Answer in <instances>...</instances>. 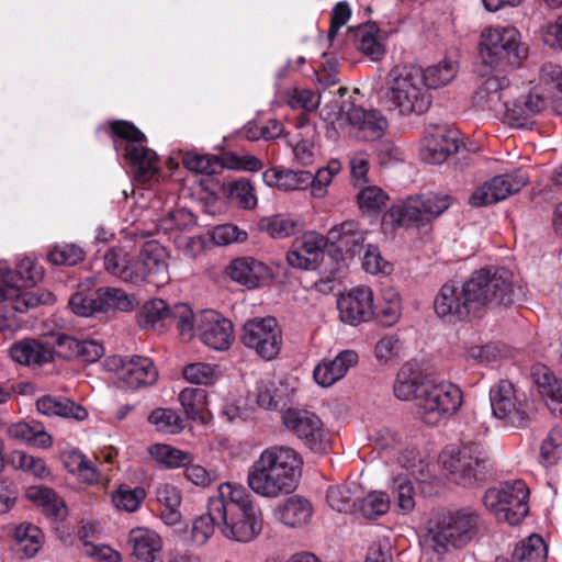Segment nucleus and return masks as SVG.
<instances>
[{
	"mask_svg": "<svg viewBox=\"0 0 562 562\" xmlns=\"http://www.w3.org/2000/svg\"><path fill=\"white\" fill-rule=\"evenodd\" d=\"M229 195L232 201L236 202L245 210H252L257 206L258 200L255 189L247 180H238L231 184Z\"/></svg>",
	"mask_w": 562,
	"mask_h": 562,
	"instance_id": "62",
	"label": "nucleus"
},
{
	"mask_svg": "<svg viewBox=\"0 0 562 562\" xmlns=\"http://www.w3.org/2000/svg\"><path fill=\"white\" fill-rule=\"evenodd\" d=\"M103 268L122 282L137 284L139 273L135 269V249L131 243L108 249L103 256Z\"/></svg>",
	"mask_w": 562,
	"mask_h": 562,
	"instance_id": "22",
	"label": "nucleus"
},
{
	"mask_svg": "<svg viewBox=\"0 0 562 562\" xmlns=\"http://www.w3.org/2000/svg\"><path fill=\"white\" fill-rule=\"evenodd\" d=\"M481 524V516L470 508L440 514L429 519L419 536L422 559L425 562H442L450 549H460L471 542Z\"/></svg>",
	"mask_w": 562,
	"mask_h": 562,
	"instance_id": "2",
	"label": "nucleus"
},
{
	"mask_svg": "<svg viewBox=\"0 0 562 562\" xmlns=\"http://www.w3.org/2000/svg\"><path fill=\"white\" fill-rule=\"evenodd\" d=\"M493 415L506 425L521 427L528 419L525 404L518 400L510 381L501 380L490 390Z\"/></svg>",
	"mask_w": 562,
	"mask_h": 562,
	"instance_id": "15",
	"label": "nucleus"
},
{
	"mask_svg": "<svg viewBox=\"0 0 562 562\" xmlns=\"http://www.w3.org/2000/svg\"><path fill=\"white\" fill-rule=\"evenodd\" d=\"M221 497L225 510L222 536L239 543H249L257 539L263 528L262 513L245 487L222 483Z\"/></svg>",
	"mask_w": 562,
	"mask_h": 562,
	"instance_id": "4",
	"label": "nucleus"
},
{
	"mask_svg": "<svg viewBox=\"0 0 562 562\" xmlns=\"http://www.w3.org/2000/svg\"><path fill=\"white\" fill-rule=\"evenodd\" d=\"M459 148L457 139L447 134L426 136L420 149V157L427 164L440 165Z\"/></svg>",
	"mask_w": 562,
	"mask_h": 562,
	"instance_id": "37",
	"label": "nucleus"
},
{
	"mask_svg": "<svg viewBox=\"0 0 562 562\" xmlns=\"http://www.w3.org/2000/svg\"><path fill=\"white\" fill-rule=\"evenodd\" d=\"M194 335L207 347L223 351L233 341V323L214 310H205L193 314Z\"/></svg>",
	"mask_w": 562,
	"mask_h": 562,
	"instance_id": "14",
	"label": "nucleus"
},
{
	"mask_svg": "<svg viewBox=\"0 0 562 562\" xmlns=\"http://www.w3.org/2000/svg\"><path fill=\"white\" fill-rule=\"evenodd\" d=\"M425 383L415 366L406 363L396 375L393 392L395 397L401 401L415 400L417 402L418 393H420L422 385Z\"/></svg>",
	"mask_w": 562,
	"mask_h": 562,
	"instance_id": "39",
	"label": "nucleus"
},
{
	"mask_svg": "<svg viewBox=\"0 0 562 562\" xmlns=\"http://www.w3.org/2000/svg\"><path fill=\"white\" fill-rule=\"evenodd\" d=\"M312 504L304 497L293 495L278 503L272 509L273 518L290 528L305 526L312 518Z\"/></svg>",
	"mask_w": 562,
	"mask_h": 562,
	"instance_id": "29",
	"label": "nucleus"
},
{
	"mask_svg": "<svg viewBox=\"0 0 562 562\" xmlns=\"http://www.w3.org/2000/svg\"><path fill=\"white\" fill-rule=\"evenodd\" d=\"M282 420L286 429L302 439L311 450L326 451L328 442L323 423L314 413L290 408L283 413Z\"/></svg>",
	"mask_w": 562,
	"mask_h": 562,
	"instance_id": "16",
	"label": "nucleus"
},
{
	"mask_svg": "<svg viewBox=\"0 0 562 562\" xmlns=\"http://www.w3.org/2000/svg\"><path fill=\"white\" fill-rule=\"evenodd\" d=\"M452 204V198L446 193L428 192L392 205L387 216L401 227L424 226L440 216Z\"/></svg>",
	"mask_w": 562,
	"mask_h": 562,
	"instance_id": "8",
	"label": "nucleus"
},
{
	"mask_svg": "<svg viewBox=\"0 0 562 562\" xmlns=\"http://www.w3.org/2000/svg\"><path fill=\"white\" fill-rule=\"evenodd\" d=\"M56 353V341L47 339L25 338L16 341L10 348L13 361L22 366H42L53 360Z\"/></svg>",
	"mask_w": 562,
	"mask_h": 562,
	"instance_id": "25",
	"label": "nucleus"
},
{
	"mask_svg": "<svg viewBox=\"0 0 562 562\" xmlns=\"http://www.w3.org/2000/svg\"><path fill=\"white\" fill-rule=\"evenodd\" d=\"M7 435L10 439L29 446L47 449L52 447V436L45 431L40 423L19 422L8 426Z\"/></svg>",
	"mask_w": 562,
	"mask_h": 562,
	"instance_id": "36",
	"label": "nucleus"
},
{
	"mask_svg": "<svg viewBox=\"0 0 562 562\" xmlns=\"http://www.w3.org/2000/svg\"><path fill=\"white\" fill-rule=\"evenodd\" d=\"M374 308V315L386 327L396 324L402 315V301L398 292L389 286L382 290Z\"/></svg>",
	"mask_w": 562,
	"mask_h": 562,
	"instance_id": "41",
	"label": "nucleus"
},
{
	"mask_svg": "<svg viewBox=\"0 0 562 562\" xmlns=\"http://www.w3.org/2000/svg\"><path fill=\"white\" fill-rule=\"evenodd\" d=\"M353 33L355 44L357 48L370 56L373 60L380 59L384 54V48L378 38V27L375 24H363L359 25L355 31L349 29Z\"/></svg>",
	"mask_w": 562,
	"mask_h": 562,
	"instance_id": "46",
	"label": "nucleus"
},
{
	"mask_svg": "<svg viewBox=\"0 0 562 562\" xmlns=\"http://www.w3.org/2000/svg\"><path fill=\"white\" fill-rule=\"evenodd\" d=\"M390 488L396 497V504L402 514H409L415 508L414 487L408 473H398L394 475L390 483Z\"/></svg>",
	"mask_w": 562,
	"mask_h": 562,
	"instance_id": "52",
	"label": "nucleus"
},
{
	"mask_svg": "<svg viewBox=\"0 0 562 562\" xmlns=\"http://www.w3.org/2000/svg\"><path fill=\"white\" fill-rule=\"evenodd\" d=\"M140 324L158 331L176 325L182 339L190 340L194 337L193 312L186 303L169 306L161 299L148 301L142 308Z\"/></svg>",
	"mask_w": 562,
	"mask_h": 562,
	"instance_id": "11",
	"label": "nucleus"
},
{
	"mask_svg": "<svg viewBox=\"0 0 562 562\" xmlns=\"http://www.w3.org/2000/svg\"><path fill=\"white\" fill-rule=\"evenodd\" d=\"M241 342L263 360L274 359L282 346V331L273 317H256L243 326Z\"/></svg>",
	"mask_w": 562,
	"mask_h": 562,
	"instance_id": "13",
	"label": "nucleus"
},
{
	"mask_svg": "<svg viewBox=\"0 0 562 562\" xmlns=\"http://www.w3.org/2000/svg\"><path fill=\"white\" fill-rule=\"evenodd\" d=\"M168 252L156 240H149L144 244L139 252L135 251V269L138 271L137 284L143 282H154L164 284L169 281Z\"/></svg>",
	"mask_w": 562,
	"mask_h": 562,
	"instance_id": "17",
	"label": "nucleus"
},
{
	"mask_svg": "<svg viewBox=\"0 0 562 562\" xmlns=\"http://www.w3.org/2000/svg\"><path fill=\"white\" fill-rule=\"evenodd\" d=\"M382 101L394 115L406 117L424 114L431 104L423 70L414 66H395L385 77Z\"/></svg>",
	"mask_w": 562,
	"mask_h": 562,
	"instance_id": "3",
	"label": "nucleus"
},
{
	"mask_svg": "<svg viewBox=\"0 0 562 562\" xmlns=\"http://www.w3.org/2000/svg\"><path fill=\"white\" fill-rule=\"evenodd\" d=\"M398 464L405 469L419 484H432L437 476L432 474L430 464L417 458L415 449H405L397 457Z\"/></svg>",
	"mask_w": 562,
	"mask_h": 562,
	"instance_id": "45",
	"label": "nucleus"
},
{
	"mask_svg": "<svg viewBox=\"0 0 562 562\" xmlns=\"http://www.w3.org/2000/svg\"><path fill=\"white\" fill-rule=\"evenodd\" d=\"M562 446V430L552 429L540 447V462L544 468L557 464Z\"/></svg>",
	"mask_w": 562,
	"mask_h": 562,
	"instance_id": "60",
	"label": "nucleus"
},
{
	"mask_svg": "<svg viewBox=\"0 0 562 562\" xmlns=\"http://www.w3.org/2000/svg\"><path fill=\"white\" fill-rule=\"evenodd\" d=\"M145 497L146 492L143 487L132 488L127 485H121L112 494V503L120 510L134 513L139 508Z\"/></svg>",
	"mask_w": 562,
	"mask_h": 562,
	"instance_id": "57",
	"label": "nucleus"
},
{
	"mask_svg": "<svg viewBox=\"0 0 562 562\" xmlns=\"http://www.w3.org/2000/svg\"><path fill=\"white\" fill-rule=\"evenodd\" d=\"M326 245L327 240L322 235L307 232L294 239L286 254V261L292 268L308 270L317 262Z\"/></svg>",
	"mask_w": 562,
	"mask_h": 562,
	"instance_id": "21",
	"label": "nucleus"
},
{
	"mask_svg": "<svg viewBox=\"0 0 562 562\" xmlns=\"http://www.w3.org/2000/svg\"><path fill=\"white\" fill-rule=\"evenodd\" d=\"M226 274L247 289H256L270 279L271 271L268 266L252 257H238L229 262Z\"/></svg>",
	"mask_w": 562,
	"mask_h": 562,
	"instance_id": "24",
	"label": "nucleus"
},
{
	"mask_svg": "<svg viewBox=\"0 0 562 562\" xmlns=\"http://www.w3.org/2000/svg\"><path fill=\"white\" fill-rule=\"evenodd\" d=\"M56 353L65 359H79L92 363L103 356L104 348L93 339L79 340L60 334L56 337Z\"/></svg>",
	"mask_w": 562,
	"mask_h": 562,
	"instance_id": "28",
	"label": "nucleus"
},
{
	"mask_svg": "<svg viewBox=\"0 0 562 562\" xmlns=\"http://www.w3.org/2000/svg\"><path fill=\"white\" fill-rule=\"evenodd\" d=\"M465 285L459 288L453 282L445 283L434 301L436 314L450 321H463L474 315L471 303L468 302Z\"/></svg>",
	"mask_w": 562,
	"mask_h": 562,
	"instance_id": "19",
	"label": "nucleus"
},
{
	"mask_svg": "<svg viewBox=\"0 0 562 562\" xmlns=\"http://www.w3.org/2000/svg\"><path fill=\"white\" fill-rule=\"evenodd\" d=\"M532 379L549 411L562 416V380L557 379L553 372L542 364L532 368Z\"/></svg>",
	"mask_w": 562,
	"mask_h": 562,
	"instance_id": "30",
	"label": "nucleus"
},
{
	"mask_svg": "<svg viewBox=\"0 0 562 562\" xmlns=\"http://www.w3.org/2000/svg\"><path fill=\"white\" fill-rule=\"evenodd\" d=\"M262 180L268 187L283 191L303 190L312 182V173L304 170L273 167L262 173Z\"/></svg>",
	"mask_w": 562,
	"mask_h": 562,
	"instance_id": "34",
	"label": "nucleus"
},
{
	"mask_svg": "<svg viewBox=\"0 0 562 562\" xmlns=\"http://www.w3.org/2000/svg\"><path fill=\"white\" fill-rule=\"evenodd\" d=\"M157 502L164 506L161 518L167 525H176L180 520L179 507L181 495L178 488L169 483H160L156 487Z\"/></svg>",
	"mask_w": 562,
	"mask_h": 562,
	"instance_id": "44",
	"label": "nucleus"
},
{
	"mask_svg": "<svg viewBox=\"0 0 562 562\" xmlns=\"http://www.w3.org/2000/svg\"><path fill=\"white\" fill-rule=\"evenodd\" d=\"M9 463L14 469L29 472L41 480L50 476V470L42 458L27 454L21 450H15L10 453Z\"/></svg>",
	"mask_w": 562,
	"mask_h": 562,
	"instance_id": "53",
	"label": "nucleus"
},
{
	"mask_svg": "<svg viewBox=\"0 0 562 562\" xmlns=\"http://www.w3.org/2000/svg\"><path fill=\"white\" fill-rule=\"evenodd\" d=\"M148 453L153 460L166 469H178L186 467L192 461V456L189 452L165 443H156L150 446Z\"/></svg>",
	"mask_w": 562,
	"mask_h": 562,
	"instance_id": "48",
	"label": "nucleus"
},
{
	"mask_svg": "<svg viewBox=\"0 0 562 562\" xmlns=\"http://www.w3.org/2000/svg\"><path fill=\"white\" fill-rule=\"evenodd\" d=\"M178 400L188 419L201 424L207 423L211 414L207 392L204 389L184 387L179 393Z\"/></svg>",
	"mask_w": 562,
	"mask_h": 562,
	"instance_id": "35",
	"label": "nucleus"
},
{
	"mask_svg": "<svg viewBox=\"0 0 562 562\" xmlns=\"http://www.w3.org/2000/svg\"><path fill=\"white\" fill-rule=\"evenodd\" d=\"M71 311L83 317L92 316L95 313H103L97 297V290L93 292H76L69 300Z\"/></svg>",
	"mask_w": 562,
	"mask_h": 562,
	"instance_id": "59",
	"label": "nucleus"
},
{
	"mask_svg": "<svg viewBox=\"0 0 562 562\" xmlns=\"http://www.w3.org/2000/svg\"><path fill=\"white\" fill-rule=\"evenodd\" d=\"M55 302L53 293L46 290L25 291L16 295L14 308L18 312H25L40 304L48 305Z\"/></svg>",
	"mask_w": 562,
	"mask_h": 562,
	"instance_id": "64",
	"label": "nucleus"
},
{
	"mask_svg": "<svg viewBox=\"0 0 562 562\" xmlns=\"http://www.w3.org/2000/svg\"><path fill=\"white\" fill-rule=\"evenodd\" d=\"M286 103L294 110L314 111L321 103V97L308 89H292L286 93Z\"/></svg>",
	"mask_w": 562,
	"mask_h": 562,
	"instance_id": "63",
	"label": "nucleus"
},
{
	"mask_svg": "<svg viewBox=\"0 0 562 562\" xmlns=\"http://www.w3.org/2000/svg\"><path fill=\"white\" fill-rule=\"evenodd\" d=\"M462 392L453 383L426 381L417 397L418 413L428 425L456 414L462 405Z\"/></svg>",
	"mask_w": 562,
	"mask_h": 562,
	"instance_id": "10",
	"label": "nucleus"
},
{
	"mask_svg": "<svg viewBox=\"0 0 562 562\" xmlns=\"http://www.w3.org/2000/svg\"><path fill=\"white\" fill-rule=\"evenodd\" d=\"M117 379L122 386L135 390L154 384L158 379V370L147 357L132 356L120 358Z\"/></svg>",
	"mask_w": 562,
	"mask_h": 562,
	"instance_id": "20",
	"label": "nucleus"
},
{
	"mask_svg": "<svg viewBox=\"0 0 562 562\" xmlns=\"http://www.w3.org/2000/svg\"><path fill=\"white\" fill-rule=\"evenodd\" d=\"M458 72V64L445 59L423 70L426 89H437L451 82Z\"/></svg>",
	"mask_w": 562,
	"mask_h": 562,
	"instance_id": "50",
	"label": "nucleus"
},
{
	"mask_svg": "<svg viewBox=\"0 0 562 562\" xmlns=\"http://www.w3.org/2000/svg\"><path fill=\"white\" fill-rule=\"evenodd\" d=\"M439 463L451 482L465 487L483 482L491 469L487 449L476 441L445 448Z\"/></svg>",
	"mask_w": 562,
	"mask_h": 562,
	"instance_id": "5",
	"label": "nucleus"
},
{
	"mask_svg": "<svg viewBox=\"0 0 562 562\" xmlns=\"http://www.w3.org/2000/svg\"><path fill=\"white\" fill-rule=\"evenodd\" d=\"M97 297H99L103 313L112 310L131 312L137 304L133 296L128 295L123 289L115 286L99 288Z\"/></svg>",
	"mask_w": 562,
	"mask_h": 562,
	"instance_id": "47",
	"label": "nucleus"
},
{
	"mask_svg": "<svg viewBox=\"0 0 562 562\" xmlns=\"http://www.w3.org/2000/svg\"><path fill=\"white\" fill-rule=\"evenodd\" d=\"M11 536L25 558H33L42 548L43 533L38 527L30 522L13 526Z\"/></svg>",
	"mask_w": 562,
	"mask_h": 562,
	"instance_id": "42",
	"label": "nucleus"
},
{
	"mask_svg": "<svg viewBox=\"0 0 562 562\" xmlns=\"http://www.w3.org/2000/svg\"><path fill=\"white\" fill-rule=\"evenodd\" d=\"M516 562H547L548 548L539 535H530L516 544L513 552Z\"/></svg>",
	"mask_w": 562,
	"mask_h": 562,
	"instance_id": "49",
	"label": "nucleus"
},
{
	"mask_svg": "<svg viewBox=\"0 0 562 562\" xmlns=\"http://www.w3.org/2000/svg\"><path fill=\"white\" fill-rule=\"evenodd\" d=\"M529 490L524 481L505 482L488 488L483 502L486 509L498 520L518 525L529 512Z\"/></svg>",
	"mask_w": 562,
	"mask_h": 562,
	"instance_id": "9",
	"label": "nucleus"
},
{
	"mask_svg": "<svg viewBox=\"0 0 562 562\" xmlns=\"http://www.w3.org/2000/svg\"><path fill=\"white\" fill-rule=\"evenodd\" d=\"M36 407L37 411L45 416H60L76 420H85L88 417L86 408L68 398H56L48 395L42 396L37 400Z\"/></svg>",
	"mask_w": 562,
	"mask_h": 562,
	"instance_id": "38",
	"label": "nucleus"
},
{
	"mask_svg": "<svg viewBox=\"0 0 562 562\" xmlns=\"http://www.w3.org/2000/svg\"><path fill=\"white\" fill-rule=\"evenodd\" d=\"M26 497L41 506L47 517L63 520L67 516L65 502L48 487L31 486L26 490Z\"/></svg>",
	"mask_w": 562,
	"mask_h": 562,
	"instance_id": "40",
	"label": "nucleus"
},
{
	"mask_svg": "<svg viewBox=\"0 0 562 562\" xmlns=\"http://www.w3.org/2000/svg\"><path fill=\"white\" fill-rule=\"evenodd\" d=\"M47 257L53 265L75 266L83 259L85 252L74 244H64L55 246Z\"/></svg>",
	"mask_w": 562,
	"mask_h": 562,
	"instance_id": "61",
	"label": "nucleus"
},
{
	"mask_svg": "<svg viewBox=\"0 0 562 562\" xmlns=\"http://www.w3.org/2000/svg\"><path fill=\"white\" fill-rule=\"evenodd\" d=\"M130 543L136 562H161L162 541L157 532L147 528L133 529Z\"/></svg>",
	"mask_w": 562,
	"mask_h": 562,
	"instance_id": "33",
	"label": "nucleus"
},
{
	"mask_svg": "<svg viewBox=\"0 0 562 562\" xmlns=\"http://www.w3.org/2000/svg\"><path fill=\"white\" fill-rule=\"evenodd\" d=\"M299 221L286 214H272L258 221V229L273 239H284L295 234Z\"/></svg>",
	"mask_w": 562,
	"mask_h": 562,
	"instance_id": "43",
	"label": "nucleus"
},
{
	"mask_svg": "<svg viewBox=\"0 0 562 562\" xmlns=\"http://www.w3.org/2000/svg\"><path fill=\"white\" fill-rule=\"evenodd\" d=\"M182 374L189 383L211 385L217 381L221 372L216 364L193 362L183 368Z\"/></svg>",
	"mask_w": 562,
	"mask_h": 562,
	"instance_id": "55",
	"label": "nucleus"
},
{
	"mask_svg": "<svg viewBox=\"0 0 562 562\" xmlns=\"http://www.w3.org/2000/svg\"><path fill=\"white\" fill-rule=\"evenodd\" d=\"M302 465L301 456L290 447L266 448L247 470V486L267 499L290 495L297 487Z\"/></svg>",
	"mask_w": 562,
	"mask_h": 562,
	"instance_id": "1",
	"label": "nucleus"
},
{
	"mask_svg": "<svg viewBox=\"0 0 562 562\" xmlns=\"http://www.w3.org/2000/svg\"><path fill=\"white\" fill-rule=\"evenodd\" d=\"M341 322L356 326L368 322L374 315L373 292L368 286H358L341 295L337 301Z\"/></svg>",
	"mask_w": 562,
	"mask_h": 562,
	"instance_id": "18",
	"label": "nucleus"
},
{
	"mask_svg": "<svg viewBox=\"0 0 562 562\" xmlns=\"http://www.w3.org/2000/svg\"><path fill=\"white\" fill-rule=\"evenodd\" d=\"M367 238V232L355 221H346L331 227L327 233V243L336 246L340 252L355 256L360 252Z\"/></svg>",
	"mask_w": 562,
	"mask_h": 562,
	"instance_id": "31",
	"label": "nucleus"
},
{
	"mask_svg": "<svg viewBox=\"0 0 562 562\" xmlns=\"http://www.w3.org/2000/svg\"><path fill=\"white\" fill-rule=\"evenodd\" d=\"M512 97L513 91L506 78L490 77L475 91L473 101L477 106L499 115L504 111L506 100Z\"/></svg>",
	"mask_w": 562,
	"mask_h": 562,
	"instance_id": "27",
	"label": "nucleus"
},
{
	"mask_svg": "<svg viewBox=\"0 0 562 562\" xmlns=\"http://www.w3.org/2000/svg\"><path fill=\"white\" fill-rule=\"evenodd\" d=\"M224 506L222 505L221 485L216 492L210 496L207 502V512L196 518L193 522V536L200 541H206L214 532L215 528L222 533Z\"/></svg>",
	"mask_w": 562,
	"mask_h": 562,
	"instance_id": "32",
	"label": "nucleus"
},
{
	"mask_svg": "<svg viewBox=\"0 0 562 562\" xmlns=\"http://www.w3.org/2000/svg\"><path fill=\"white\" fill-rule=\"evenodd\" d=\"M148 420L158 431L165 434H178L184 427L182 418L171 408H155L150 413Z\"/></svg>",
	"mask_w": 562,
	"mask_h": 562,
	"instance_id": "58",
	"label": "nucleus"
},
{
	"mask_svg": "<svg viewBox=\"0 0 562 562\" xmlns=\"http://www.w3.org/2000/svg\"><path fill=\"white\" fill-rule=\"evenodd\" d=\"M357 501L359 513L367 519H376L385 515L390 508V497L381 491H372Z\"/></svg>",
	"mask_w": 562,
	"mask_h": 562,
	"instance_id": "54",
	"label": "nucleus"
},
{
	"mask_svg": "<svg viewBox=\"0 0 562 562\" xmlns=\"http://www.w3.org/2000/svg\"><path fill=\"white\" fill-rule=\"evenodd\" d=\"M464 285L474 315L483 308L508 305L513 302V284L506 271L481 269L473 272Z\"/></svg>",
	"mask_w": 562,
	"mask_h": 562,
	"instance_id": "6",
	"label": "nucleus"
},
{
	"mask_svg": "<svg viewBox=\"0 0 562 562\" xmlns=\"http://www.w3.org/2000/svg\"><path fill=\"white\" fill-rule=\"evenodd\" d=\"M346 117L353 128L355 135L364 142L376 140L381 138L387 128V120L378 110H364L360 106L351 105Z\"/></svg>",
	"mask_w": 562,
	"mask_h": 562,
	"instance_id": "23",
	"label": "nucleus"
},
{
	"mask_svg": "<svg viewBox=\"0 0 562 562\" xmlns=\"http://www.w3.org/2000/svg\"><path fill=\"white\" fill-rule=\"evenodd\" d=\"M111 130L115 136L126 140L125 158L134 168L137 179L143 182L154 179L158 172L157 155L144 146V133L126 121L113 122Z\"/></svg>",
	"mask_w": 562,
	"mask_h": 562,
	"instance_id": "12",
	"label": "nucleus"
},
{
	"mask_svg": "<svg viewBox=\"0 0 562 562\" xmlns=\"http://www.w3.org/2000/svg\"><path fill=\"white\" fill-rule=\"evenodd\" d=\"M480 57L485 65L497 67L519 61L527 56L520 32L512 25H490L480 35Z\"/></svg>",
	"mask_w": 562,
	"mask_h": 562,
	"instance_id": "7",
	"label": "nucleus"
},
{
	"mask_svg": "<svg viewBox=\"0 0 562 562\" xmlns=\"http://www.w3.org/2000/svg\"><path fill=\"white\" fill-rule=\"evenodd\" d=\"M358 361L359 356L355 350H342L334 359H324L314 368V380L318 385L329 387L341 380Z\"/></svg>",
	"mask_w": 562,
	"mask_h": 562,
	"instance_id": "26",
	"label": "nucleus"
},
{
	"mask_svg": "<svg viewBox=\"0 0 562 562\" xmlns=\"http://www.w3.org/2000/svg\"><path fill=\"white\" fill-rule=\"evenodd\" d=\"M357 490L356 484L330 487L327 492V503L339 513H348L357 506Z\"/></svg>",
	"mask_w": 562,
	"mask_h": 562,
	"instance_id": "56",
	"label": "nucleus"
},
{
	"mask_svg": "<svg viewBox=\"0 0 562 562\" xmlns=\"http://www.w3.org/2000/svg\"><path fill=\"white\" fill-rule=\"evenodd\" d=\"M490 181L499 202L519 192L527 184L528 177L522 171H515L495 176Z\"/></svg>",
	"mask_w": 562,
	"mask_h": 562,
	"instance_id": "51",
	"label": "nucleus"
}]
</instances>
